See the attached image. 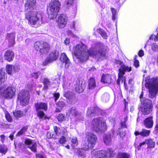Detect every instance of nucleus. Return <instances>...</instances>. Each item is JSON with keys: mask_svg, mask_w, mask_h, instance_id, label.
Segmentation results:
<instances>
[{"mask_svg": "<svg viewBox=\"0 0 158 158\" xmlns=\"http://www.w3.org/2000/svg\"><path fill=\"white\" fill-rule=\"evenodd\" d=\"M74 54L78 61L81 63L86 61L89 56L102 61L107 58V48L103 44L98 43L95 48H90L87 50L84 46L77 45L74 48Z\"/></svg>", "mask_w": 158, "mask_h": 158, "instance_id": "nucleus-1", "label": "nucleus"}, {"mask_svg": "<svg viewBox=\"0 0 158 158\" xmlns=\"http://www.w3.org/2000/svg\"><path fill=\"white\" fill-rule=\"evenodd\" d=\"M85 140L82 144L83 147L77 148V152L79 156H83L85 151L92 149L98 141L96 135L91 132L85 133Z\"/></svg>", "mask_w": 158, "mask_h": 158, "instance_id": "nucleus-2", "label": "nucleus"}, {"mask_svg": "<svg viewBox=\"0 0 158 158\" xmlns=\"http://www.w3.org/2000/svg\"><path fill=\"white\" fill-rule=\"evenodd\" d=\"M25 16L28 24L32 27H38L43 23L42 13L38 10L29 11L25 12Z\"/></svg>", "mask_w": 158, "mask_h": 158, "instance_id": "nucleus-3", "label": "nucleus"}, {"mask_svg": "<svg viewBox=\"0 0 158 158\" xmlns=\"http://www.w3.org/2000/svg\"><path fill=\"white\" fill-rule=\"evenodd\" d=\"M143 92L142 91L139 96L140 102L139 108L142 114L147 115L151 114L153 110V105L151 99L143 98Z\"/></svg>", "mask_w": 158, "mask_h": 158, "instance_id": "nucleus-4", "label": "nucleus"}, {"mask_svg": "<svg viewBox=\"0 0 158 158\" xmlns=\"http://www.w3.org/2000/svg\"><path fill=\"white\" fill-rule=\"evenodd\" d=\"M60 6V3L58 0H53L50 2L47 8V13L49 19H54L56 17Z\"/></svg>", "mask_w": 158, "mask_h": 158, "instance_id": "nucleus-5", "label": "nucleus"}, {"mask_svg": "<svg viewBox=\"0 0 158 158\" xmlns=\"http://www.w3.org/2000/svg\"><path fill=\"white\" fill-rule=\"evenodd\" d=\"M91 127L92 130L96 133L104 132L107 129L106 123L102 121L101 117L93 118L91 122Z\"/></svg>", "mask_w": 158, "mask_h": 158, "instance_id": "nucleus-6", "label": "nucleus"}, {"mask_svg": "<svg viewBox=\"0 0 158 158\" xmlns=\"http://www.w3.org/2000/svg\"><path fill=\"white\" fill-rule=\"evenodd\" d=\"M152 82H146L145 87L149 89V97L151 99L155 98L158 91V77H152Z\"/></svg>", "mask_w": 158, "mask_h": 158, "instance_id": "nucleus-7", "label": "nucleus"}, {"mask_svg": "<svg viewBox=\"0 0 158 158\" xmlns=\"http://www.w3.org/2000/svg\"><path fill=\"white\" fill-rule=\"evenodd\" d=\"M35 111L37 112V115L40 119H48L49 118L45 114L44 111H46L48 108L47 102H39L35 103Z\"/></svg>", "mask_w": 158, "mask_h": 158, "instance_id": "nucleus-8", "label": "nucleus"}, {"mask_svg": "<svg viewBox=\"0 0 158 158\" xmlns=\"http://www.w3.org/2000/svg\"><path fill=\"white\" fill-rule=\"evenodd\" d=\"M30 99V94L28 91L22 89L19 92L17 96V100L19 101L21 105L26 106L28 105Z\"/></svg>", "mask_w": 158, "mask_h": 158, "instance_id": "nucleus-9", "label": "nucleus"}, {"mask_svg": "<svg viewBox=\"0 0 158 158\" xmlns=\"http://www.w3.org/2000/svg\"><path fill=\"white\" fill-rule=\"evenodd\" d=\"M34 46L37 51H39L41 55L47 54L51 49L50 44L45 41H37L35 43Z\"/></svg>", "mask_w": 158, "mask_h": 158, "instance_id": "nucleus-10", "label": "nucleus"}, {"mask_svg": "<svg viewBox=\"0 0 158 158\" xmlns=\"http://www.w3.org/2000/svg\"><path fill=\"white\" fill-rule=\"evenodd\" d=\"M15 89L11 86L7 87L3 91L2 94V97L5 99H10L15 96Z\"/></svg>", "mask_w": 158, "mask_h": 158, "instance_id": "nucleus-11", "label": "nucleus"}, {"mask_svg": "<svg viewBox=\"0 0 158 158\" xmlns=\"http://www.w3.org/2000/svg\"><path fill=\"white\" fill-rule=\"evenodd\" d=\"M59 52L56 50H54L49 54L48 56L47 57L43 63L44 66H46L49 63L56 60L59 56Z\"/></svg>", "mask_w": 158, "mask_h": 158, "instance_id": "nucleus-12", "label": "nucleus"}, {"mask_svg": "<svg viewBox=\"0 0 158 158\" xmlns=\"http://www.w3.org/2000/svg\"><path fill=\"white\" fill-rule=\"evenodd\" d=\"M102 111L101 109L97 106L90 107L88 109L86 115L87 117L91 118L98 115Z\"/></svg>", "mask_w": 158, "mask_h": 158, "instance_id": "nucleus-13", "label": "nucleus"}, {"mask_svg": "<svg viewBox=\"0 0 158 158\" xmlns=\"http://www.w3.org/2000/svg\"><path fill=\"white\" fill-rule=\"evenodd\" d=\"M36 2V0H27L24 5L25 12L37 10L35 6Z\"/></svg>", "mask_w": 158, "mask_h": 158, "instance_id": "nucleus-14", "label": "nucleus"}, {"mask_svg": "<svg viewBox=\"0 0 158 158\" xmlns=\"http://www.w3.org/2000/svg\"><path fill=\"white\" fill-rule=\"evenodd\" d=\"M60 60L62 63V65L60 67H63V64H64V67L66 69L68 68L71 64L70 60L65 53H62L60 54Z\"/></svg>", "mask_w": 158, "mask_h": 158, "instance_id": "nucleus-15", "label": "nucleus"}, {"mask_svg": "<svg viewBox=\"0 0 158 158\" xmlns=\"http://www.w3.org/2000/svg\"><path fill=\"white\" fill-rule=\"evenodd\" d=\"M65 17L63 14L59 15L56 21L57 26L59 28H62L65 26L67 23Z\"/></svg>", "mask_w": 158, "mask_h": 158, "instance_id": "nucleus-16", "label": "nucleus"}, {"mask_svg": "<svg viewBox=\"0 0 158 158\" xmlns=\"http://www.w3.org/2000/svg\"><path fill=\"white\" fill-rule=\"evenodd\" d=\"M112 76L109 74H102L101 77V82L104 84H110L112 83Z\"/></svg>", "mask_w": 158, "mask_h": 158, "instance_id": "nucleus-17", "label": "nucleus"}, {"mask_svg": "<svg viewBox=\"0 0 158 158\" xmlns=\"http://www.w3.org/2000/svg\"><path fill=\"white\" fill-rule=\"evenodd\" d=\"M63 96L67 99L71 100L72 103H75L77 101V98L74 95L72 94V92L69 91H64V93Z\"/></svg>", "mask_w": 158, "mask_h": 158, "instance_id": "nucleus-18", "label": "nucleus"}, {"mask_svg": "<svg viewBox=\"0 0 158 158\" xmlns=\"http://www.w3.org/2000/svg\"><path fill=\"white\" fill-rule=\"evenodd\" d=\"M143 124L146 128L148 129L152 128L154 124L153 117L151 116L146 118L143 121Z\"/></svg>", "mask_w": 158, "mask_h": 158, "instance_id": "nucleus-19", "label": "nucleus"}, {"mask_svg": "<svg viewBox=\"0 0 158 158\" xmlns=\"http://www.w3.org/2000/svg\"><path fill=\"white\" fill-rule=\"evenodd\" d=\"M15 56L14 52L10 49L6 50L4 54V59L8 62H10L13 60Z\"/></svg>", "mask_w": 158, "mask_h": 158, "instance_id": "nucleus-20", "label": "nucleus"}, {"mask_svg": "<svg viewBox=\"0 0 158 158\" xmlns=\"http://www.w3.org/2000/svg\"><path fill=\"white\" fill-rule=\"evenodd\" d=\"M150 133L151 131L150 130L143 128L141 132H139L136 131L135 132L134 134L136 136L140 135L142 137H144L149 136Z\"/></svg>", "mask_w": 158, "mask_h": 158, "instance_id": "nucleus-21", "label": "nucleus"}, {"mask_svg": "<svg viewBox=\"0 0 158 158\" xmlns=\"http://www.w3.org/2000/svg\"><path fill=\"white\" fill-rule=\"evenodd\" d=\"M132 68L131 65H126L124 63L118 69V71L125 74L126 72H130L132 71Z\"/></svg>", "mask_w": 158, "mask_h": 158, "instance_id": "nucleus-22", "label": "nucleus"}, {"mask_svg": "<svg viewBox=\"0 0 158 158\" xmlns=\"http://www.w3.org/2000/svg\"><path fill=\"white\" fill-rule=\"evenodd\" d=\"M82 81H81L79 79H77L76 81L75 84V89L76 91L78 93H80L82 92L84 88L82 86Z\"/></svg>", "mask_w": 158, "mask_h": 158, "instance_id": "nucleus-23", "label": "nucleus"}, {"mask_svg": "<svg viewBox=\"0 0 158 158\" xmlns=\"http://www.w3.org/2000/svg\"><path fill=\"white\" fill-rule=\"evenodd\" d=\"M125 74L120 71H118V78L117 80V84L118 85H120V81H121L122 82H124V85H125L126 78L124 76Z\"/></svg>", "mask_w": 158, "mask_h": 158, "instance_id": "nucleus-24", "label": "nucleus"}, {"mask_svg": "<svg viewBox=\"0 0 158 158\" xmlns=\"http://www.w3.org/2000/svg\"><path fill=\"white\" fill-rule=\"evenodd\" d=\"M88 86L89 89H94L96 87V82L95 79L93 77H90L88 82Z\"/></svg>", "mask_w": 158, "mask_h": 158, "instance_id": "nucleus-25", "label": "nucleus"}, {"mask_svg": "<svg viewBox=\"0 0 158 158\" xmlns=\"http://www.w3.org/2000/svg\"><path fill=\"white\" fill-rule=\"evenodd\" d=\"M146 144L147 145V148H152L155 147V142L153 139L152 138H148L146 139Z\"/></svg>", "mask_w": 158, "mask_h": 158, "instance_id": "nucleus-26", "label": "nucleus"}, {"mask_svg": "<svg viewBox=\"0 0 158 158\" xmlns=\"http://www.w3.org/2000/svg\"><path fill=\"white\" fill-rule=\"evenodd\" d=\"M103 141L106 145H110L112 143L111 135L110 134L106 135L103 138Z\"/></svg>", "mask_w": 158, "mask_h": 158, "instance_id": "nucleus-27", "label": "nucleus"}, {"mask_svg": "<svg viewBox=\"0 0 158 158\" xmlns=\"http://www.w3.org/2000/svg\"><path fill=\"white\" fill-rule=\"evenodd\" d=\"M42 83L43 84V89L44 90H47L48 89L49 86L51 85V82L47 78H44Z\"/></svg>", "mask_w": 158, "mask_h": 158, "instance_id": "nucleus-28", "label": "nucleus"}, {"mask_svg": "<svg viewBox=\"0 0 158 158\" xmlns=\"http://www.w3.org/2000/svg\"><path fill=\"white\" fill-rule=\"evenodd\" d=\"M5 73L2 69H0V85H2L6 80Z\"/></svg>", "mask_w": 158, "mask_h": 158, "instance_id": "nucleus-29", "label": "nucleus"}, {"mask_svg": "<svg viewBox=\"0 0 158 158\" xmlns=\"http://www.w3.org/2000/svg\"><path fill=\"white\" fill-rule=\"evenodd\" d=\"M13 114L14 116L17 119L23 117L24 115L23 112L20 110H15L13 112Z\"/></svg>", "mask_w": 158, "mask_h": 158, "instance_id": "nucleus-30", "label": "nucleus"}, {"mask_svg": "<svg viewBox=\"0 0 158 158\" xmlns=\"http://www.w3.org/2000/svg\"><path fill=\"white\" fill-rule=\"evenodd\" d=\"M107 153L109 157L110 158L114 157L117 155V153L112 148H109L107 149Z\"/></svg>", "mask_w": 158, "mask_h": 158, "instance_id": "nucleus-31", "label": "nucleus"}, {"mask_svg": "<svg viewBox=\"0 0 158 158\" xmlns=\"http://www.w3.org/2000/svg\"><path fill=\"white\" fill-rule=\"evenodd\" d=\"M28 127V125H26L23 127L20 130L17 132L16 135L19 136L23 135L27 131Z\"/></svg>", "mask_w": 158, "mask_h": 158, "instance_id": "nucleus-32", "label": "nucleus"}, {"mask_svg": "<svg viewBox=\"0 0 158 158\" xmlns=\"http://www.w3.org/2000/svg\"><path fill=\"white\" fill-rule=\"evenodd\" d=\"M97 31L105 39H107L108 35L106 32L102 28L97 29Z\"/></svg>", "mask_w": 158, "mask_h": 158, "instance_id": "nucleus-33", "label": "nucleus"}, {"mask_svg": "<svg viewBox=\"0 0 158 158\" xmlns=\"http://www.w3.org/2000/svg\"><path fill=\"white\" fill-rule=\"evenodd\" d=\"M14 67V66L12 65L7 64L6 65V69L8 74L10 75L12 74Z\"/></svg>", "mask_w": 158, "mask_h": 158, "instance_id": "nucleus-34", "label": "nucleus"}, {"mask_svg": "<svg viewBox=\"0 0 158 158\" xmlns=\"http://www.w3.org/2000/svg\"><path fill=\"white\" fill-rule=\"evenodd\" d=\"M8 150V149L6 146L0 144V153L5 155L7 152Z\"/></svg>", "mask_w": 158, "mask_h": 158, "instance_id": "nucleus-35", "label": "nucleus"}, {"mask_svg": "<svg viewBox=\"0 0 158 158\" xmlns=\"http://www.w3.org/2000/svg\"><path fill=\"white\" fill-rule=\"evenodd\" d=\"M127 120V116H126L124 119L123 120H121L120 121V124L121 128H127V126L126 125V123Z\"/></svg>", "mask_w": 158, "mask_h": 158, "instance_id": "nucleus-36", "label": "nucleus"}, {"mask_svg": "<svg viewBox=\"0 0 158 158\" xmlns=\"http://www.w3.org/2000/svg\"><path fill=\"white\" fill-rule=\"evenodd\" d=\"M117 158H130V157L128 153L123 152L119 153L118 155Z\"/></svg>", "mask_w": 158, "mask_h": 158, "instance_id": "nucleus-37", "label": "nucleus"}, {"mask_svg": "<svg viewBox=\"0 0 158 158\" xmlns=\"http://www.w3.org/2000/svg\"><path fill=\"white\" fill-rule=\"evenodd\" d=\"M5 116L8 122L10 123L12 122L13 118L10 114L8 111H6L5 113Z\"/></svg>", "mask_w": 158, "mask_h": 158, "instance_id": "nucleus-38", "label": "nucleus"}, {"mask_svg": "<svg viewBox=\"0 0 158 158\" xmlns=\"http://www.w3.org/2000/svg\"><path fill=\"white\" fill-rule=\"evenodd\" d=\"M6 39L7 40L15 39V32H11L7 33Z\"/></svg>", "mask_w": 158, "mask_h": 158, "instance_id": "nucleus-39", "label": "nucleus"}, {"mask_svg": "<svg viewBox=\"0 0 158 158\" xmlns=\"http://www.w3.org/2000/svg\"><path fill=\"white\" fill-rule=\"evenodd\" d=\"M74 0H66L64 2V6L67 7L72 6L74 3Z\"/></svg>", "mask_w": 158, "mask_h": 158, "instance_id": "nucleus-40", "label": "nucleus"}, {"mask_svg": "<svg viewBox=\"0 0 158 158\" xmlns=\"http://www.w3.org/2000/svg\"><path fill=\"white\" fill-rule=\"evenodd\" d=\"M57 118L59 122H62L65 120V116L64 114H59L57 117Z\"/></svg>", "mask_w": 158, "mask_h": 158, "instance_id": "nucleus-41", "label": "nucleus"}, {"mask_svg": "<svg viewBox=\"0 0 158 158\" xmlns=\"http://www.w3.org/2000/svg\"><path fill=\"white\" fill-rule=\"evenodd\" d=\"M53 130L55 133V134H54V135L57 137L58 136L60 135V132L59 131L60 130V128L56 126H54L53 127Z\"/></svg>", "mask_w": 158, "mask_h": 158, "instance_id": "nucleus-42", "label": "nucleus"}, {"mask_svg": "<svg viewBox=\"0 0 158 158\" xmlns=\"http://www.w3.org/2000/svg\"><path fill=\"white\" fill-rule=\"evenodd\" d=\"M37 144L35 143H34L32 144L31 146H28L27 148H29L31 151L34 152H36L37 151Z\"/></svg>", "mask_w": 158, "mask_h": 158, "instance_id": "nucleus-43", "label": "nucleus"}, {"mask_svg": "<svg viewBox=\"0 0 158 158\" xmlns=\"http://www.w3.org/2000/svg\"><path fill=\"white\" fill-rule=\"evenodd\" d=\"M112 13V19L113 20H114L117 15V10L114 8L111 7L110 8Z\"/></svg>", "mask_w": 158, "mask_h": 158, "instance_id": "nucleus-44", "label": "nucleus"}, {"mask_svg": "<svg viewBox=\"0 0 158 158\" xmlns=\"http://www.w3.org/2000/svg\"><path fill=\"white\" fill-rule=\"evenodd\" d=\"M56 104L57 107L61 108H62L65 106V103L63 101H59Z\"/></svg>", "mask_w": 158, "mask_h": 158, "instance_id": "nucleus-45", "label": "nucleus"}, {"mask_svg": "<svg viewBox=\"0 0 158 158\" xmlns=\"http://www.w3.org/2000/svg\"><path fill=\"white\" fill-rule=\"evenodd\" d=\"M71 145L73 146H77L78 144V141L76 137L72 138L71 139Z\"/></svg>", "mask_w": 158, "mask_h": 158, "instance_id": "nucleus-46", "label": "nucleus"}, {"mask_svg": "<svg viewBox=\"0 0 158 158\" xmlns=\"http://www.w3.org/2000/svg\"><path fill=\"white\" fill-rule=\"evenodd\" d=\"M70 111L71 114L73 116H76L79 114L78 111H77L75 108H71Z\"/></svg>", "mask_w": 158, "mask_h": 158, "instance_id": "nucleus-47", "label": "nucleus"}, {"mask_svg": "<svg viewBox=\"0 0 158 158\" xmlns=\"http://www.w3.org/2000/svg\"><path fill=\"white\" fill-rule=\"evenodd\" d=\"M66 139L65 137L63 136H61L59 139V143L61 144H64L66 142Z\"/></svg>", "mask_w": 158, "mask_h": 158, "instance_id": "nucleus-48", "label": "nucleus"}, {"mask_svg": "<svg viewBox=\"0 0 158 158\" xmlns=\"http://www.w3.org/2000/svg\"><path fill=\"white\" fill-rule=\"evenodd\" d=\"M39 72H34L31 73L30 74V77L37 79L39 77Z\"/></svg>", "mask_w": 158, "mask_h": 158, "instance_id": "nucleus-49", "label": "nucleus"}, {"mask_svg": "<svg viewBox=\"0 0 158 158\" xmlns=\"http://www.w3.org/2000/svg\"><path fill=\"white\" fill-rule=\"evenodd\" d=\"M8 47H12L15 44V39L8 40Z\"/></svg>", "mask_w": 158, "mask_h": 158, "instance_id": "nucleus-50", "label": "nucleus"}, {"mask_svg": "<svg viewBox=\"0 0 158 158\" xmlns=\"http://www.w3.org/2000/svg\"><path fill=\"white\" fill-rule=\"evenodd\" d=\"M46 136L48 139H50L52 138H54L55 139H56L58 138L57 137H56L54 134H52L51 135V133L49 132H47V133Z\"/></svg>", "mask_w": 158, "mask_h": 158, "instance_id": "nucleus-51", "label": "nucleus"}, {"mask_svg": "<svg viewBox=\"0 0 158 158\" xmlns=\"http://www.w3.org/2000/svg\"><path fill=\"white\" fill-rule=\"evenodd\" d=\"M152 50L155 52L158 51V45L156 43H153L152 45Z\"/></svg>", "mask_w": 158, "mask_h": 158, "instance_id": "nucleus-52", "label": "nucleus"}, {"mask_svg": "<svg viewBox=\"0 0 158 158\" xmlns=\"http://www.w3.org/2000/svg\"><path fill=\"white\" fill-rule=\"evenodd\" d=\"M24 143L26 145H30L32 143V140L30 139L27 138L25 140Z\"/></svg>", "mask_w": 158, "mask_h": 158, "instance_id": "nucleus-53", "label": "nucleus"}, {"mask_svg": "<svg viewBox=\"0 0 158 158\" xmlns=\"http://www.w3.org/2000/svg\"><path fill=\"white\" fill-rule=\"evenodd\" d=\"M53 96L54 98V101L55 102L58 100L60 96V94L59 93H55L53 94Z\"/></svg>", "mask_w": 158, "mask_h": 158, "instance_id": "nucleus-54", "label": "nucleus"}, {"mask_svg": "<svg viewBox=\"0 0 158 158\" xmlns=\"http://www.w3.org/2000/svg\"><path fill=\"white\" fill-rule=\"evenodd\" d=\"M115 63L116 64H118L121 66L124 64V63L120 60L115 59Z\"/></svg>", "mask_w": 158, "mask_h": 158, "instance_id": "nucleus-55", "label": "nucleus"}, {"mask_svg": "<svg viewBox=\"0 0 158 158\" xmlns=\"http://www.w3.org/2000/svg\"><path fill=\"white\" fill-rule=\"evenodd\" d=\"M146 144V139L144 141L140 143L139 144L137 147V148L138 150H139L142 146Z\"/></svg>", "mask_w": 158, "mask_h": 158, "instance_id": "nucleus-56", "label": "nucleus"}, {"mask_svg": "<svg viewBox=\"0 0 158 158\" xmlns=\"http://www.w3.org/2000/svg\"><path fill=\"white\" fill-rule=\"evenodd\" d=\"M133 65L136 68H137L139 66V62L138 60H135Z\"/></svg>", "mask_w": 158, "mask_h": 158, "instance_id": "nucleus-57", "label": "nucleus"}, {"mask_svg": "<svg viewBox=\"0 0 158 158\" xmlns=\"http://www.w3.org/2000/svg\"><path fill=\"white\" fill-rule=\"evenodd\" d=\"M138 54L139 56L140 57H142L144 55L143 51L142 49L140 50L138 52Z\"/></svg>", "mask_w": 158, "mask_h": 158, "instance_id": "nucleus-58", "label": "nucleus"}, {"mask_svg": "<svg viewBox=\"0 0 158 158\" xmlns=\"http://www.w3.org/2000/svg\"><path fill=\"white\" fill-rule=\"evenodd\" d=\"M36 158H44V155L40 153H36L35 154Z\"/></svg>", "mask_w": 158, "mask_h": 158, "instance_id": "nucleus-59", "label": "nucleus"}, {"mask_svg": "<svg viewBox=\"0 0 158 158\" xmlns=\"http://www.w3.org/2000/svg\"><path fill=\"white\" fill-rule=\"evenodd\" d=\"M123 101L124 102V105L125 106V107L124 108V111H125L127 109V106L128 105V102H127L126 101V99H124Z\"/></svg>", "mask_w": 158, "mask_h": 158, "instance_id": "nucleus-60", "label": "nucleus"}, {"mask_svg": "<svg viewBox=\"0 0 158 158\" xmlns=\"http://www.w3.org/2000/svg\"><path fill=\"white\" fill-rule=\"evenodd\" d=\"M64 43L66 45L69 44L70 43V39L69 38H66L64 41Z\"/></svg>", "mask_w": 158, "mask_h": 158, "instance_id": "nucleus-61", "label": "nucleus"}, {"mask_svg": "<svg viewBox=\"0 0 158 158\" xmlns=\"http://www.w3.org/2000/svg\"><path fill=\"white\" fill-rule=\"evenodd\" d=\"M154 131L156 133L158 132V123H156V124L154 128Z\"/></svg>", "mask_w": 158, "mask_h": 158, "instance_id": "nucleus-62", "label": "nucleus"}, {"mask_svg": "<svg viewBox=\"0 0 158 158\" xmlns=\"http://www.w3.org/2000/svg\"><path fill=\"white\" fill-rule=\"evenodd\" d=\"M96 69V68L94 66H93L91 68L89 69L88 70L90 72H93L95 71Z\"/></svg>", "mask_w": 158, "mask_h": 158, "instance_id": "nucleus-63", "label": "nucleus"}, {"mask_svg": "<svg viewBox=\"0 0 158 158\" xmlns=\"http://www.w3.org/2000/svg\"><path fill=\"white\" fill-rule=\"evenodd\" d=\"M9 137L11 140H13L14 137V133H11L9 136Z\"/></svg>", "mask_w": 158, "mask_h": 158, "instance_id": "nucleus-64", "label": "nucleus"}]
</instances>
